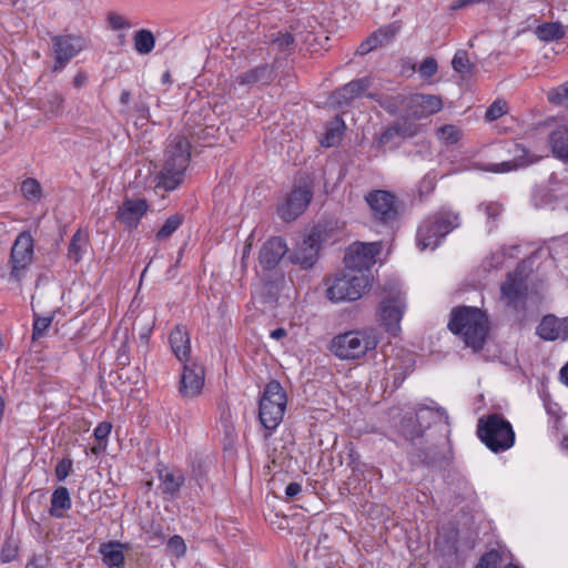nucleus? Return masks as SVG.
Masks as SVG:
<instances>
[{"instance_id":"obj_1","label":"nucleus","mask_w":568,"mask_h":568,"mask_svg":"<svg viewBox=\"0 0 568 568\" xmlns=\"http://www.w3.org/2000/svg\"><path fill=\"white\" fill-rule=\"evenodd\" d=\"M448 327L463 338L466 346L477 352L486 342L489 323L486 314L479 308L459 306L453 310Z\"/></svg>"},{"instance_id":"obj_2","label":"nucleus","mask_w":568,"mask_h":568,"mask_svg":"<svg viewBox=\"0 0 568 568\" xmlns=\"http://www.w3.org/2000/svg\"><path fill=\"white\" fill-rule=\"evenodd\" d=\"M190 161V143L186 138L174 136L166 150L162 171L156 176V189L172 191L176 189L184 176Z\"/></svg>"},{"instance_id":"obj_3","label":"nucleus","mask_w":568,"mask_h":568,"mask_svg":"<svg viewBox=\"0 0 568 568\" xmlns=\"http://www.w3.org/2000/svg\"><path fill=\"white\" fill-rule=\"evenodd\" d=\"M459 214L442 209L426 217L417 230L416 241L420 251L435 250L455 229L459 227Z\"/></svg>"},{"instance_id":"obj_4","label":"nucleus","mask_w":568,"mask_h":568,"mask_svg":"<svg viewBox=\"0 0 568 568\" xmlns=\"http://www.w3.org/2000/svg\"><path fill=\"white\" fill-rule=\"evenodd\" d=\"M477 435L494 453L505 452L515 444V432L511 424L499 414L479 418Z\"/></svg>"},{"instance_id":"obj_5","label":"nucleus","mask_w":568,"mask_h":568,"mask_svg":"<svg viewBox=\"0 0 568 568\" xmlns=\"http://www.w3.org/2000/svg\"><path fill=\"white\" fill-rule=\"evenodd\" d=\"M378 338L373 329L349 331L333 337L331 352L341 359H357L374 349Z\"/></svg>"},{"instance_id":"obj_6","label":"nucleus","mask_w":568,"mask_h":568,"mask_svg":"<svg viewBox=\"0 0 568 568\" xmlns=\"http://www.w3.org/2000/svg\"><path fill=\"white\" fill-rule=\"evenodd\" d=\"M371 283V274L365 272L353 273L346 270L332 280L327 286L326 296L334 303L356 301L363 296Z\"/></svg>"},{"instance_id":"obj_7","label":"nucleus","mask_w":568,"mask_h":568,"mask_svg":"<svg viewBox=\"0 0 568 568\" xmlns=\"http://www.w3.org/2000/svg\"><path fill=\"white\" fill-rule=\"evenodd\" d=\"M286 403L287 397L282 385L277 381L267 383L258 406L260 422L266 429L273 430L280 425Z\"/></svg>"},{"instance_id":"obj_8","label":"nucleus","mask_w":568,"mask_h":568,"mask_svg":"<svg viewBox=\"0 0 568 568\" xmlns=\"http://www.w3.org/2000/svg\"><path fill=\"white\" fill-rule=\"evenodd\" d=\"M448 418L445 409L439 407H419L414 414L403 417L399 425L400 435L409 442L423 436L430 425L446 422Z\"/></svg>"},{"instance_id":"obj_9","label":"nucleus","mask_w":568,"mask_h":568,"mask_svg":"<svg viewBox=\"0 0 568 568\" xmlns=\"http://www.w3.org/2000/svg\"><path fill=\"white\" fill-rule=\"evenodd\" d=\"M33 261V239L23 232L16 239L10 253L8 283L20 286Z\"/></svg>"},{"instance_id":"obj_10","label":"nucleus","mask_w":568,"mask_h":568,"mask_svg":"<svg viewBox=\"0 0 568 568\" xmlns=\"http://www.w3.org/2000/svg\"><path fill=\"white\" fill-rule=\"evenodd\" d=\"M405 310V294L399 288H392L382 297L377 315L386 332L394 336L399 334Z\"/></svg>"},{"instance_id":"obj_11","label":"nucleus","mask_w":568,"mask_h":568,"mask_svg":"<svg viewBox=\"0 0 568 568\" xmlns=\"http://www.w3.org/2000/svg\"><path fill=\"white\" fill-rule=\"evenodd\" d=\"M381 250L382 246L378 242L352 244L344 257L346 270L353 273L365 272L369 274V268L376 263V256L381 253Z\"/></svg>"},{"instance_id":"obj_12","label":"nucleus","mask_w":568,"mask_h":568,"mask_svg":"<svg viewBox=\"0 0 568 568\" xmlns=\"http://www.w3.org/2000/svg\"><path fill=\"white\" fill-rule=\"evenodd\" d=\"M365 200L371 207L375 220L382 223H390L397 217L395 197L387 191L375 190L369 192Z\"/></svg>"},{"instance_id":"obj_13","label":"nucleus","mask_w":568,"mask_h":568,"mask_svg":"<svg viewBox=\"0 0 568 568\" xmlns=\"http://www.w3.org/2000/svg\"><path fill=\"white\" fill-rule=\"evenodd\" d=\"M322 242V227L314 226L298 244L292 255V262L301 264L303 267H312L317 260Z\"/></svg>"},{"instance_id":"obj_14","label":"nucleus","mask_w":568,"mask_h":568,"mask_svg":"<svg viewBox=\"0 0 568 568\" xmlns=\"http://www.w3.org/2000/svg\"><path fill=\"white\" fill-rule=\"evenodd\" d=\"M312 197V190L307 185L295 187L278 206L280 216L287 222L295 220L306 210Z\"/></svg>"},{"instance_id":"obj_15","label":"nucleus","mask_w":568,"mask_h":568,"mask_svg":"<svg viewBox=\"0 0 568 568\" xmlns=\"http://www.w3.org/2000/svg\"><path fill=\"white\" fill-rule=\"evenodd\" d=\"M205 372L203 366L196 363L183 365L179 392L183 398L192 399L197 397L204 386Z\"/></svg>"},{"instance_id":"obj_16","label":"nucleus","mask_w":568,"mask_h":568,"mask_svg":"<svg viewBox=\"0 0 568 568\" xmlns=\"http://www.w3.org/2000/svg\"><path fill=\"white\" fill-rule=\"evenodd\" d=\"M407 108L413 118L423 119L439 112L443 101L438 95L416 93L409 97Z\"/></svg>"},{"instance_id":"obj_17","label":"nucleus","mask_w":568,"mask_h":568,"mask_svg":"<svg viewBox=\"0 0 568 568\" xmlns=\"http://www.w3.org/2000/svg\"><path fill=\"white\" fill-rule=\"evenodd\" d=\"M84 48L83 38H54L53 52L55 63L53 71H60L63 67Z\"/></svg>"},{"instance_id":"obj_18","label":"nucleus","mask_w":568,"mask_h":568,"mask_svg":"<svg viewBox=\"0 0 568 568\" xmlns=\"http://www.w3.org/2000/svg\"><path fill=\"white\" fill-rule=\"evenodd\" d=\"M369 87V78L351 81L331 94L329 103L337 108L346 106L356 98L364 95Z\"/></svg>"},{"instance_id":"obj_19","label":"nucleus","mask_w":568,"mask_h":568,"mask_svg":"<svg viewBox=\"0 0 568 568\" xmlns=\"http://www.w3.org/2000/svg\"><path fill=\"white\" fill-rule=\"evenodd\" d=\"M537 335L545 341L568 339V316L559 318L552 314L546 315L537 326Z\"/></svg>"},{"instance_id":"obj_20","label":"nucleus","mask_w":568,"mask_h":568,"mask_svg":"<svg viewBox=\"0 0 568 568\" xmlns=\"http://www.w3.org/2000/svg\"><path fill=\"white\" fill-rule=\"evenodd\" d=\"M527 286L523 273L516 271L508 274L507 280L501 285V298L510 306L517 308L526 297Z\"/></svg>"},{"instance_id":"obj_21","label":"nucleus","mask_w":568,"mask_h":568,"mask_svg":"<svg viewBox=\"0 0 568 568\" xmlns=\"http://www.w3.org/2000/svg\"><path fill=\"white\" fill-rule=\"evenodd\" d=\"M286 253V242L278 236L271 237L262 245L260 250V264L266 270H272L278 265Z\"/></svg>"},{"instance_id":"obj_22","label":"nucleus","mask_w":568,"mask_h":568,"mask_svg":"<svg viewBox=\"0 0 568 568\" xmlns=\"http://www.w3.org/2000/svg\"><path fill=\"white\" fill-rule=\"evenodd\" d=\"M172 353L183 365L191 363V337L184 325H176L169 335Z\"/></svg>"},{"instance_id":"obj_23","label":"nucleus","mask_w":568,"mask_h":568,"mask_svg":"<svg viewBox=\"0 0 568 568\" xmlns=\"http://www.w3.org/2000/svg\"><path fill=\"white\" fill-rule=\"evenodd\" d=\"M148 209L145 200L126 199L118 210V220L129 229L136 227Z\"/></svg>"},{"instance_id":"obj_24","label":"nucleus","mask_w":568,"mask_h":568,"mask_svg":"<svg viewBox=\"0 0 568 568\" xmlns=\"http://www.w3.org/2000/svg\"><path fill=\"white\" fill-rule=\"evenodd\" d=\"M158 478L160 480L159 489L162 494L174 497L185 481L184 474L181 469L161 466L158 469Z\"/></svg>"},{"instance_id":"obj_25","label":"nucleus","mask_w":568,"mask_h":568,"mask_svg":"<svg viewBox=\"0 0 568 568\" xmlns=\"http://www.w3.org/2000/svg\"><path fill=\"white\" fill-rule=\"evenodd\" d=\"M526 32H534L536 36H565L566 28L560 22L538 23L536 18H529L518 31V33Z\"/></svg>"},{"instance_id":"obj_26","label":"nucleus","mask_w":568,"mask_h":568,"mask_svg":"<svg viewBox=\"0 0 568 568\" xmlns=\"http://www.w3.org/2000/svg\"><path fill=\"white\" fill-rule=\"evenodd\" d=\"M124 545L119 541H110L100 546L102 561L108 567H123L124 565Z\"/></svg>"},{"instance_id":"obj_27","label":"nucleus","mask_w":568,"mask_h":568,"mask_svg":"<svg viewBox=\"0 0 568 568\" xmlns=\"http://www.w3.org/2000/svg\"><path fill=\"white\" fill-rule=\"evenodd\" d=\"M71 506L72 501L68 488L64 486L57 487L51 496L50 515L54 518H62Z\"/></svg>"},{"instance_id":"obj_28","label":"nucleus","mask_w":568,"mask_h":568,"mask_svg":"<svg viewBox=\"0 0 568 568\" xmlns=\"http://www.w3.org/2000/svg\"><path fill=\"white\" fill-rule=\"evenodd\" d=\"M514 159L511 161H504L501 163L491 164L489 171L495 173H504L515 170L519 166L527 165L532 160L527 159V151L518 144H513Z\"/></svg>"},{"instance_id":"obj_29","label":"nucleus","mask_w":568,"mask_h":568,"mask_svg":"<svg viewBox=\"0 0 568 568\" xmlns=\"http://www.w3.org/2000/svg\"><path fill=\"white\" fill-rule=\"evenodd\" d=\"M549 140L554 154L558 159L568 161V123L558 125L551 132Z\"/></svg>"},{"instance_id":"obj_30","label":"nucleus","mask_w":568,"mask_h":568,"mask_svg":"<svg viewBox=\"0 0 568 568\" xmlns=\"http://www.w3.org/2000/svg\"><path fill=\"white\" fill-rule=\"evenodd\" d=\"M273 79V71L267 65L257 67L250 71L243 72L237 77V81L243 85L255 83L266 84Z\"/></svg>"},{"instance_id":"obj_31","label":"nucleus","mask_w":568,"mask_h":568,"mask_svg":"<svg viewBox=\"0 0 568 568\" xmlns=\"http://www.w3.org/2000/svg\"><path fill=\"white\" fill-rule=\"evenodd\" d=\"M345 123L341 118H335L326 128L321 139V144L326 148L335 146L342 141Z\"/></svg>"},{"instance_id":"obj_32","label":"nucleus","mask_w":568,"mask_h":568,"mask_svg":"<svg viewBox=\"0 0 568 568\" xmlns=\"http://www.w3.org/2000/svg\"><path fill=\"white\" fill-rule=\"evenodd\" d=\"M87 246H88L87 235L83 232H81L80 230L77 231L73 234L72 240L69 244L68 257L71 261H73L74 263H79L82 260L83 254L87 251Z\"/></svg>"},{"instance_id":"obj_33","label":"nucleus","mask_w":568,"mask_h":568,"mask_svg":"<svg viewBox=\"0 0 568 568\" xmlns=\"http://www.w3.org/2000/svg\"><path fill=\"white\" fill-rule=\"evenodd\" d=\"M21 192L24 199L31 202H38L42 196V189L40 183L32 178L26 179L21 183Z\"/></svg>"},{"instance_id":"obj_34","label":"nucleus","mask_w":568,"mask_h":568,"mask_svg":"<svg viewBox=\"0 0 568 568\" xmlns=\"http://www.w3.org/2000/svg\"><path fill=\"white\" fill-rule=\"evenodd\" d=\"M182 222L183 216L181 214L171 215L158 231L156 239L159 241L166 240L181 226Z\"/></svg>"},{"instance_id":"obj_35","label":"nucleus","mask_w":568,"mask_h":568,"mask_svg":"<svg viewBox=\"0 0 568 568\" xmlns=\"http://www.w3.org/2000/svg\"><path fill=\"white\" fill-rule=\"evenodd\" d=\"M53 321V314L49 316H40L34 310H33V329H32V338L39 339L43 337L48 331V328L51 326Z\"/></svg>"},{"instance_id":"obj_36","label":"nucleus","mask_w":568,"mask_h":568,"mask_svg":"<svg viewBox=\"0 0 568 568\" xmlns=\"http://www.w3.org/2000/svg\"><path fill=\"white\" fill-rule=\"evenodd\" d=\"M501 561V554L499 550L491 549L485 552L477 564L476 568H497ZM504 568H518L517 566L509 564Z\"/></svg>"},{"instance_id":"obj_37","label":"nucleus","mask_w":568,"mask_h":568,"mask_svg":"<svg viewBox=\"0 0 568 568\" xmlns=\"http://www.w3.org/2000/svg\"><path fill=\"white\" fill-rule=\"evenodd\" d=\"M436 135H437L438 140L445 142L447 144H454V143H457L458 140L460 139L462 132L457 126L452 125V124H446V125L440 126L437 130Z\"/></svg>"},{"instance_id":"obj_38","label":"nucleus","mask_w":568,"mask_h":568,"mask_svg":"<svg viewBox=\"0 0 568 568\" xmlns=\"http://www.w3.org/2000/svg\"><path fill=\"white\" fill-rule=\"evenodd\" d=\"M108 24L112 31H129L133 23L122 14L110 12L106 17Z\"/></svg>"},{"instance_id":"obj_39","label":"nucleus","mask_w":568,"mask_h":568,"mask_svg":"<svg viewBox=\"0 0 568 568\" xmlns=\"http://www.w3.org/2000/svg\"><path fill=\"white\" fill-rule=\"evenodd\" d=\"M112 425L108 422H102L98 424V426L94 428L93 435L95 439L99 442V447H93L92 452L97 454L101 449H104L106 446V439L111 433Z\"/></svg>"},{"instance_id":"obj_40","label":"nucleus","mask_w":568,"mask_h":568,"mask_svg":"<svg viewBox=\"0 0 568 568\" xmlns=\"http://www.w3.org/2000/svg\"><path fill=\"white\" fill-rule=\"evenodd\" d=\"M64 98L58 93L52 92L48 97L47 112L52 116H59L63 111Z\"/></svg>"},{"instance_id":"obj_41","label":"nucleus","mask_w":568,"mask_h":568,"mask_svg":"<svg viewBox=\"0 0 568 568\" xmlns=\"http://www.w3.org/2000/svg\"><path fill=\"white\" fill-rule=\"evenodd\" d=\"M452 67L458 73L468 72L471 64L469 62L467 52L464 50H458L452 60Z\"/></svg>"},{"instance_id":"obj_42","label":"nucleus","mask_w":568,"mask_h":568,"mask_svg":"<svg viewBox=\"0 0 568 568\" xmlns=\"http://www.w3.org/2000/svg\"><path fill=\"white\" fill-rule=\"evenodd\" d=\"M548 99L555 104L568 105V81L558 88L549 91Z\"/></svg>"},{"instance_id":"obj_43","label":"nucleus","mask_w":568,"mask_h":568,"mask_svg":"<svg viewBox=\"0 0 568 568\" xmlns=\"http://www.w3.org/2000/svg\"><path fill=\"white\" fill-rule=\"evenodd\" d=\"M561 39L562 38H540V40L544 42L542 49L545 50L544 55L546 58H549V51H551L554 54H557L565 50V45Z\"/></svg>"},{"instance_id":"obj_44","label":"nucleus","mask_w":568,"mask_h":568,"mask_svg":"<svg viewBox=\"0 0 568 568\" xmlns=\"http://www.w3.org/2000/svg\"><path fill=\"white\" fill-rule=\"evenodd\" d=\"M436 186V175L433 173H427L419 182L418 185V195L420 199L429 195Z\"/></svg>"},{"instance_id":"obj_45","label":"nucleus","mask_w":568,"mask_h":568,"mask_svg":"<svg viewBox=\"0 0 568 568\" xmlns=\"http://www.w3.org/2000/svg\"><path fill=\"white\" fill-rule=\"evenodd\" d=\"M168 549L176 557L184 556L186 552L184 539L179 535L172 536L168 541Z\"/></svg>"},{"instance_id":"obj_46","label":"nucleus","mask_w":568,"mask_h":568,"mask_svg":"<svg viewBox=\"0 0 568 568\" xmlns=\"http://www.w3.org/2000/svg\"><path fill=\"white\" fill-rule=\"evenodd\" d=\"M507 111L506 102L497 100L486 111L485 119L487 121H495L499 119Z\"/></svg>"},{"instance_id":"obj_47","label":"nucleus","mask_w":568,"mask_h":568,"mask_svg":"<svg viewBox=\"0 0 568 568\" xmlns=\"http://www.w3.org/2000/svg\"><path fill=\"white\" fill-rule=\"evenodd\" d=\"M437 61L434 58L428 57L420 63L418 72L422 78L428 79L437 72Z\"/></svg>"},{"instance_id":"obj_48","label":"nucleus","mask_w":568,"mask_h":568,"mask_svg":"<svg viewBox=\"0 0 568 568\" xmlns=\"http://www.w3.org/2000/svg\"><path fill=\"white\" fill-rule=\"evenodd\" d=\"M73 463L69 458L61 459L55 466V476L58 480H64L72 471Z\"/></svg>"},{"instance_id":"obj_49","label":"nucleus","mask_w":568,"mask_h":568,"mask_svg":"<svg viewBox=\"0 0 568 568\" xmlns=\"http://www.w3.org/2000/svg\"><path fill=\"white\" fill-rule=\"evenodd\" d=\"M155 38H134V48L141 53L145 54L153 50L155 45Z\"/></svg>"},{"instance_id":"obj_50","label":"nucleus","mask_w":568,"mask_h":568,"mask_svg":"<svg viewBox=\"0 0 568 568\" xmlns=\"http://www.w3.org/2000/svg\"><path fill=\"white\" fill-rule=\"evenodd\" d=\"M400 135V129L398 126H389L387 128L378 138V145L385 146L387 145L394 138Z\"/></svg>"},{"instance_id":"obj_51","label":"nucleus","mask_w":568,"mask_h":568,"mask_svg":"<svg viewBox=\"0 0 568 568\" xmlns=\"http://www.w3.org/2000/svg\"><path fill=\"white\" fill-rule=\"evenodd\" d=\"M18 555V549L16 546H13L10 542H6L1 549V561L2 562H10L12 561Z\"/></svg>"},{"instance_id":"obj_52","label":"nucleus","mask_w":568,"mask_h":568,"mask_svg":"<svg viewBox=\"0 0 568 568\" xmlns=\"http://www.w3.org/2000/svg\"><path fill=\"white\" fill-rule=\"evenodd\" d=\"M379 38H366L365 41L361 43V45L357 49L358 54H367L371 52L374 48H377L379 45Z\"/></svg>"},{"instance_id":"obj_53","label":"nucleus","mask_w":568,"mask_h":568,"mask_svg":"<svg viewBox=\"0 0 568 568\" xmlns=\"http://www.w3.org/2000/svg\"><path fill=\"white\" fill-rule=\"evenodd\" d=\"M480 206L484 207L486 214L493 219L498 216L501 212V205L498 203H486L481 204Z\"/></svg>"},{"instance_id":"obj_54","label":"nucleus","mask_w":568,"mask_h":568,"mask_svg":"<svg viewBox=\"0 0 568 568\" xmlns=\"http://www.w3.org/2000/svg\"><path fill=\"white\" fill-rule=\"evenodd\" d=\"M302 490V486L301 484L298 483H291L287 485L286 489H285V495L288 497V498H293L295 496H297Z\"/></svg>"},{"instance_id":"obj_55","label":"nucleus","mask_w":568,"mask_h":568,"mask_svg":"<svg viewBox=\"0 0 568 568\" xmlns=\"http://www.w3.org/2000/svg\"><path fill=\"white\" fill-rule=\"evenodd\" d=\"M397 32H399V26H389L385 29H379L378 31L374 32L372 36H395Z\"/></svg>"},{"instance_id":"obj_56","label":"nucleus","mask_w":568,"mask_h":568,"mask_svg":"<svg viewBox=\"0 0 568 568\" xmlns=\"http://www.w3.org/2000/svg\"><path fill=\"white\" fill-rule=\"evenodd\" d=\"M87 82L85 73L79 72L73 79V85L75 88H81Z\"/></svg>"},{"instance_id":"obj_57","label":"nucleus","mask_w":568,"mask_h":568,"mask_svg":"<svg viewBox=\"0 0 568 568\" xmlns=\"http://www.w3.org/2000/svg\"><path fill=\"white\" fill-rule=\"evenodd\" d=\"M294 41V38H286V37H283V38H276L273 43L274 44H277L280 48L282 47H288L291 43H293Z\"/></svg>"},{"instance_id":"obj_58","label":"nucleus","mask_w":568,"mask_h":568,"mask_svg":"<svg viewBox=\"0 0 568 568\" xmlns=\"http://www.w3.org/2000/svg\"><path fill=\"white\" fill-rule=\"evenodd\" d=\"M286 331L282 327H278L274 331L271 332L270 336L273 338V339H281L283 337L286 336Z\"/></svg>"},{"instance_id":"obj_59","label":"nucleus","mask_w":568,"mask_h":568,"mask_svg":"<svg viewBox=\"0 0 568 568\" xmlns=\"http://www.w3.org/2000/svg\"><path fill=\"white\" fill-rule=\"evenodd\" d=\"M560 377L562 382L568 386V363L560 369Z\"/></svg>"},{"instance_id":"obj_60","label":"nucleus","mask_w":568,"mask_h":568,"mask_svg":"<svg viewBox=\"0 0 568 568\" xmlns=\"http://www.w3.org/2000/svg\"><path fill=\"white\" fill-rule=\"evenodd\" d=\"M133 36H154V32L150 29H140L134 31Z\"/></svg>"},{"instance_id":"obj_61","label":"nucleus","mask_w":568,"mask_h":568,"mask_svg":"<svg viewBox=\"0 0 568 568\" xmlns=\"http://www.w3.org/2000/svg\"><path fill=\"white\" fill-rule=\"evenodd\" d=\"M161 81L163 84H166V83H170L171 82V74L169 71H165L163 74H162V78H161Z\"/></svg>"},{"instance_id":"obj_62","label":"nucleus","mask_w":568,"mask_h":568,"mask_svg":"<svg viewBox=\"0 0 568 568\" xmlns=\"http://www.w3.org/2000/svg\"><path fill=\"white\" fill-rule=\"evenodd\" d=\"M561 202H562V206L568 210V187H567V192L562 195Z\"/></svg>"},{"instance_id":"obj_63","label":"nucleus","mask_w":568,"mask_h":568,"mask_svg":"<svg viewBox=\"0 0 568 568\" xmlns=\"http://www.w3.org/2000/svg\"><path fill=\"white\" fill-rule=\"evenodd\" d=\"M26 568H39V565H38V562H37V560H36V559H31V560L27 564Z\"/></svg>"},{"instance_id":"obj_64","label":"nucleus","mask_w":568,"mask_h":568,"mask_svg":"<svg viewBox=\"0 0 568 568\" xmlns=\"http://www.w3.org/2000/svg\"><path fill=\"white\" fill-rule=\"evenodd\" d=\"M561 447L568 450V434L564 436L561 440Z\"/></svg>"}]
</instances>
